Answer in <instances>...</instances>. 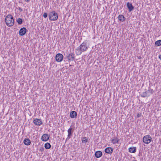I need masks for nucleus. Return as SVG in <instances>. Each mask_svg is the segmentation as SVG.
Segmentation results:
<instances>
[{"mask_svg":"<svg viewBox=\"0 0 161 161\" xmlns=\"http://www.w3.org/2000/svg\"><path fill=\"white\" fill-rule=\"evenodd\" d=\"M129 151L130 153H135L136 151V148L133 147H130L129 149Z\"/></svg>","mask_w":161,"mask_h":161,"instance_id":"nucleus-15","label":"nucleus"},{"mask_svg":"<svg viewBox=\"0 0 161 161\" xmlns=\"http://www.w3.org/2000/svg\"><path fill=\"white\" fill-rule=\"evenodd\" d=\"M17 21L19 25L21 24L22 23V20L21 18H19L17 20Z\"/></svg>","mask_w":161,"mask_h":161,"instance_id":"nucleus-22","label":"nucleus"},{"mask_svg":"<svg viewBox=\"0 0 161 161\" xmlns=\"http://www.w3.org/2000/svg\"><path fill=\"white\" fill-rule=\"evenodd\" d=\"M148 91L151 93V94H153L154 92V91L150 88V87H149Z\"/></svg>","mask_w":161,"mask_h":161,"instance_id":"nucleus-24","label":"nucleus"},{"mask_svg":"<svg viewBox=\"0 0 161 161\" xmlns=\"http://www.w3.org/2000/svg\"><path fill=\"white\" fill-rule=\"evenodd\" d=\"M5 22L8 26L9 27L13 26L14 24L13 17L10 14L8 15L5 18Z\"/></svg>","mask_w":161,"mask_h":161,"instance_id":"nucleus-2","label":"nucleus"},{"mask_svg":"<svg viewBox=\"0 0 161 161\" xmlns=\"http://www.w3.org/2000/svg\"><path fill=\"white\" fill-rule=\"evenodd\" d=\"M43 16L44 18H46L47 16V13H44Z\"/></svg>","mask_w":161,"mask_h":161,"instance_id":"nucleus-25","label":"nucleus"},{"mask_svg":"<svg viewBox=\"0 0 161 161\" xmlns=\"http://www.w3.org/2000/svg\"><path fill=\"white\" fill-rule=\"evenodd\" d=\"M33 123L36 125H40L42 124V120L39 119H35L33 120Z\"/></svg>","mask_w":161,"mask_h":161,"instance_id":"nucleus-7","label":"nucleus"},{"mask_svg":"<svg viewBox=\"0 0 161 161\" xmlns=\"http://www.w3.org/2000/svg\"><path fill=\"white\" fill-rule=\"evenodd\" d=\"M159 58L161 60V54L159 55Z\"/></svg>","mask_w":161,"mask_h":161,"instance_id":"nucleus-27","label":"nucleus"},{"mask_svg":"<svg viewBox=\"0 0 161 161\" xmlns=\"http://www.w3.org/2000/svg\"><path fill=\"white\" fill-rule=\"evenodd\" d=\"M133 161H137L136 160H134Z\"/></svg>","mask_w":161,"mask_h":161,"instance_id":"nucleus-29","label":"nucleus"},{"mask_svg":"<svg viewBox=\"0 0 161 161\" xmlns=\"http://www.w3.org/2000/svg\"><path fill=\"white\" fill-rule=\"evenodd\" d=\"M77 113L74 111H72L70 114V116L71 118H76L77 116Z\"/></svg>","mask_w":161,"mask_h":161,"instance_id":"nucleus-13","label":"nucleus"},{"mask_svg":"<svg viewBox=\"0 0 161 161\" xmlns=\"http://www.w3.org/2000/svg\"><path fill=\"white\" fill-rule=\"evenodd\" d=\"M26 29L25 27L21 28L19 31V35L21 36H24L26 33Z\"/></svg>","mask_w":161,"mask_h":161,"instance_id":"nucleus-8","label":"nucleus"},{"mask_svg":"<svg viewBox=\"0 0 161 161\" xmlns=\"http://www.w3.org/2000/svg\"><path fill=\"white\" fill-rule=\"evenodd\" d=\"M49 19L51 20H55L58 18V15L55 11H53L50 13L48 15Z\"/></svg>","mask_w":161,"mask_h":161,"instance_id":"nucleus-3","label":"nucleus"},{"mask_svg":"<svg viewBox=\"0 0 161 161\" xmlns=\"http://www.w3.org/2000/svg\"><path fill=\"white\" fill-rule=\"evenodd\" d=\"M102 155V152L100 151H96L95 153V155L96 158H99Z\"/></svg>","mask_w":161,"mask_h":161,"instance_id":"nucleus-12","label":"nucleus"},{"mask_svg":"<svg viewBox=\"0 0 161 161\" xmlns=\"http://www.w3.org/2000/svg\"><path fill=\"white\" fill-rule=\"evenodd\" d=\"M68 60L70 61H73L75 60V56L74 53H71L67 56Z\"/></svg>","mask_w":161,"mask_h":161,"instance_id":"nucleus-6","label":"nucleus"},{"mask_svg":"<svg viewBox=\"0 0 161 161\" xmlns=\"http://www.w3.org/2000/svg\"><path fill=\"white\" fill-rule=\"evenodd\" d=\"M72 128H70L68 130V135L66 140H69L70 138V136H72Z\"/></svg>","mask_w":161,"mask_h":161,"instance_id":"nucleus-11","label":"nucleus"},{"mask_svg":"<svg viewBox=\"0 0 161 161\" xmlns=\"http://www.w3.org/2000/svg\"><path fill=\"white\" fill-rule=\"evenodd\" d=\"M25 1L26 2H29L30 0H25Z\"/></svg>","mask_w":161,"mask_h":161,"instance_id":"nucleus-28","label":"nucleus"},{"mask_svg":"<svg viewBox=\"0 0 161 161\" xmlns=\"http://www.w3.org/2000/svg\"><path fill=\"white\" fill-rule=\"evenodd\" d=\"M63 56L61 53H58L56 54V60L58 62H60L62 61L63 59Z\"/></svg>","mask_w":161,"mask_h":161,"instance_id":"nucleus-5","label":"nucleus"},{"mask_svg":"<svg viewBox=\"0 0 161 161\" xmlns=\"http://www.w3.org/2000/svg\"><path fill=\"white\" fill-rule=\"evenodd\" d=\"M119 141V140L117 138H115L114 139H113L112 140L111 142L113 144H115L118 143Z\"/></svg>","mask_w":161,"mask_h":161,"instance_id":"nucleus-20","label":"nucleus"},{"mask_svg":"<svg viewBox=\"0 0 161 161\" xmlns=\"http://www.w3.org/2000/svg\"><path fill=\"white\" fill-rule=\"evenodd\" d=\"M152 137L151 136L148 135L145 136L143 138V142L146 144H148L150 143L152 141Z\"/></svg>","mask_w":161,"mask_h":161,"instance_id":"nucleus-4","label":"nucleus"},{"mask_svg":"<svg viewBox=\"0 0 161 161\" xmlns=\"http://www.w3.org/2000/svg\"><path fill=\"white\" fill-rule=\"evenodd\" d=\"M24 143L26 145H29L31 144V141L28 138H25L24 141Z\"/></svg>","mask_w":161,"mask_h":161,"instance_id":"nucleus-16","label":"nucleus"},{"mask_svg":"<svg viewBox=\"0 0 161 161\" xmlns=\"http://www.w3.org/2000/svg\"><path fill=\"white\" fill-rule=\"evenodd\" d=\"M113 152V149L111 147H108L105 149V152L107 153H112Z\"/></svg>","mask_w":161,"mask_h":161,"instance_id":"nucleus-10","label":"nucleus"},{"mask_svg":"<svg viewBox=\"0 0 161 161\" xmlns=\"http://www.w3.org/2000/svg\"><path fill=\"white\" fill-rule=\"evenodd\" d=\"M127 7L128 8L129 10H132L134 8V7L131 3L129 2L127 3Z\"/></svg>","mask_w":161,"mask_h":161,"instance_id":"nucleus-14","label":"nucleus"},{"mask_svg":"<svg viewBox=\"0 0 161 161\" xmlns=\"http://www.w3.org/2000/svg\"><path fill=\"white\" fill-rule=\"evenodd\" d=\"M88 47L86 42H83L79 47L75 49V53L77 55H80L82 52L86 51Z\"/></svg>","mask_w":161,"mask_h":161,"instance_id":"nucleus-1","label":"nucleus"},{"mask_svg":"<svg viewBox=\"0 0 161 161\" xmlns=\"http://www.w3.org/2000/svg\"><path fill=\"white\" fill-rule=\"evenodd\" d=\"M120 21H123L125 20V18L122 15H120L118 17Z\"/></svg>","mask_w":161,"mask_h":161,"instance_id":"nucleus-18","label":"nucleus"},{"mask_svg":"<svg viewBox=\"0 0 161 161\" xmlns=\"http://www.w3.org/2000/svg\"><path fill=\"white\" fill-rule=\"evenodd\" d=\"M44 147L46 149H49L51 147V146L49 143H46L45 144Z\"/></svg>","mask_w":161,"mask_h":161,"instance_id":"nucleus-21","label":"nucleus"},{"mask_svg":"<svg viewBox=\"0 0 161 161\" xmlns=\"http://www.w3.org/2000/svg\"><path fill=\"white\" fill-rule=\"evenodd\" d=\"M155 45L156 46H159L161 45V40H159L156 41L155 43Z\"/></svg>","mask_w":161,"mask_h":161,"instance_id":"nucleus-19","label":"nucleus"},{"mask_svg":"<svg viewBox=\"0 0 161 161\" xmlns=\"http://www.w3.org/2000/svg\"><path fill=\"white\" fill-rule=\"evenodd\" d=\"M49 136L47 134H44L42 136L41 139L43 141H47L49 139Z\"/></svg>","mask_w":161,"mask_h":161,"instance_id":"nucleus-9","label":"nucleus"},{"mask_svg":"<svg viewBox=\"0 0 161 161\" xmlns=\"http://www.w3.org/2000/svg\"><path fill=\"white\" fill-rule=\"evenodd\" d=\"M88 142V140L86 139V137H83L82 142L83 143H86Z\"/></svg>","mask_w":161,"mask_h":161,"instance_id":"nucleus-23","label":"nucleus"},{"mask_svg":"<svg viewBox=\"0 0 161 161\" xmlns=\"http://www.w3.org/2000/svg\"><path fill=\"white\" fill-rule=\"evenodd\" d=\"M140 116V115L139 114H138L137 115V118H139Z\"/></svg>","mask_w":161,"mask_h":161,"instance_id":"nucleus-26","label":"nucleus"},{"mask_svg":"<svg viewBox=\"0 0 161 161\" xmlns=\"http://www.w3.org/2000/svg\"><path fill=\"white\" fill-rule=\"evenodd\" d=\"M149 96V95H148L147 92L146 91L143 92L141 95V96L143 97H146Z\"/></svg>","mask_w":161,"mask_h":161,"instance_id":"nucleus-17","label":"nucleus"}]
</instances>
